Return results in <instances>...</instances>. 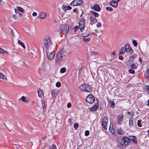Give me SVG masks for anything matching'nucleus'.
<instances>
[{"label": "nucleus", "mask_w": 149, "mask_h": 149, "mask_svg": "<svg viewBox=\"0 0 149 149\" xmlns=\"http://www.w3.org/2000/svg\"><path fill=\"white\" fill-rule=\"evenodd\" d=\"M117 146L118 147L123 148V146L125 147L128 146L130 144V140L126 136H119L117 139Z\"/></svg>", "instance_id": "1"}, {"label": "nucleus", "mask_w": 149, "mask_h": 149, "mask_svg": "<svg viewBox=\"0 0 149 149\" xmlns=\"http://www.w3.org/2000/svg\"><path fill=\"white\" fill-rule=\"evenodd\" d=\"M65 50L64 48L61 47L56 56V62L57 64H60L62 62L63 57L65 56Z\"/></svg>", "instance_id": "2"}, {"label": "nucleus", "mask_w": 149, "mask_h": 149, "mask_svg": "<svg viewBox=\"0 0 149 149\" xmlns=\"http://www.w3.org/2000/svg\"><path fill=\"white\" fill-rule=\"evenodd\" d=\"M79 89L82 91L90 93L91 91L92 87L88 84L84 83L80 86Z\"/></svg>", "instance_id": "3"}, {"label": "nucleus", "mask_w": 149, "mask_h": 149, "mask_svg": "<svg viewBox=\"0 0 149 149\" xmlns=\"http://www.w3.org/2000/svg\"><path fill=\"white\" fill-rule=\"evenodd\" d=\"M44 43L45 45L46 48L48 49L51 47L52 42L50 37L49 36H45L44 41Z\"/></svg>", "instance_id": "4"}, {"label": "nucleus", "mask_w": 149, "mask_h": 149, "mask_svg": "<svg viewBox=\"0 0 149 149\" xmlns=\"http://www.w3.org/2000/svg\"><path fill=\"white\" fill-rule=\"evenodd\" d=\"M108 122V120L107 117L106 116H104L102 120L101 125L104 130H107V124Z\"/></svg>", "instance_id": "5"}, {"label": "nucleus", "mask_w": 149, "mask_h": 149, "mask_svg": "<svg viewBox=\"0 0 149 149\" xmlns=\"http://www.w3.org/2000/svg\"><path fill=\"white\" fill-rule=\"evenodd\" d=\"M85 20L84 18H81L80 19L79 21V26L81 32H82L85 27Z\"/></svg>", "instance_id": "6"}, {"label": "nucleus", "mask_w": 149, "mask_h": 149, "mask_svg": "<svg viewBox=\"0 0 149 149\" xmlns=\"http://www.w3.org/2000/svg\"><path fill=\"white\" fill-rule=\"evenodd\" d=\"M86 101L90 104L93 103L95 101V97L91 94H89L86 98Z\"/></svg>", "instance_id": "7"}, {"label": "nucleus", "mask_w": 149, "mask_h": 149, "mask_svg": "<svg viewBox=\"0 0 149 149\" xmlns=\"http://www.w3.org/2000/svg\"><path fill=\"white\" fill-rule=\"evenodd\" d=\"M83 3L82 0H74L70 3L72 6H79Z\"/></svg>", "instance_id": "8"}, {"label": "nucleus", "mask_w": 149, "mask_h": 149, "mask_svg": "<svg viewBox=\"0 0 149 149\" xmlns=\"http://www.w3.org/2000/svg\"><path fill=\"white\" fill-rule=\"evenodd\" d=\"M124 48L125 49V50L126 52L132 53L134 52L133 50L128 44H126Z\"/></svg>", "instance_id": "9"}, {"label": "nucleus", "mask_w": 149, "mask_h": 149, "mask_svg": "<svg viewBox=\"0 0 149 149\" xmlns=\"http://www.w3.org/2000/svg\"><path fill=\"white\" fill-rule=\"evenodd\" d=\"M47 54L48 56V58L49 60H52L54 58L55 53L53 51L52 52H51L49 55L48 54H49V52H47Z\"/></svg>", "instance_id": "10"}, {"label": "nucleus", "mask_w": 149, "mask_h": 149, "mask_svg": "<svg viewBox=\"0 0 149 149\" xmlns=\"http://www.w3.org/2000/svg\"><path fill=\"white\" fill-rule=\"evenodd\" d=\"M124 116L122 114H120L118 116V120L117 121L118 124H121L123 120Z\"/></svg>", "instance_id": "11"}, {"label": "nucleus", "mask_w": 149, "mask_h": 149, "mask_svg": "<svg viewBox=\"0 0 149 149\" xmlns=\"http://www.w3.org/2000/svg\"><path fill=\"white\" fill-rule=\"evenodd\" d=\"M46 14L45 12H40L38 17L41 19H44L46 16Z\"/></svg>", "instance_id": "12"}, {"label": "nucleus", "mask_w": 149, "mask_h": 149, "mask_svg": "<svg viewBox=\"0 0 149 149\" xmlns=\"http://www.w3.org/2000/svg\"><path fill=\"white\" fill-rule=\"evenodd\" d=\"M91 8L97 11H100L101 10V8L98 5H95L92 6H91Z\"/></svg>", "instance_id": "13"}, {"label": "nucleus", "mask_w": 149, "mask_h": 149, "mask_svg": "<svg viewBox=\"0 0 149 149\" xmlns=\"http://www.w3.org/2000/svg\"><path fill=\"white\" fill-rule=\"evenodd\" d=\"M61 32L63 33L65 37V24H64L61 25L60 27Z\"/></svg>", "instance_id": "14"}, {"label": "nucleus", "mask_w": 149, "mask_h": 149, "mask_svg": "<svg viewBox=\"0 0 149 149\" xmlns=\"http://www.w3.org/2000/svg\"><path fill=\"white\" fill-rule=\"evenodd\" d=\"M58 91L56 89L53 90L51 93L52 96V97H55L57 95Z\"/></svg>", "instance_id": "15"}, {"label": "nucleus", "mask_w": 149, "mask_h": 149, "mask_svg": "<svg viewBox=\"0 0 149 149\" xmlns=\"http://www.w3.org/2000/svg\"><path fill=\"white\" fill-rule=\"evenodd\" d=\"M110 5L114 8H116L118 5V3L116 1L113 0V1L110 3Z\"/></svg>", "instance_id": "16"}, {"label": "nucleus", "mask_w": 149, "mask_h": 149, "mask_svg": "<svg viewBox=\"0 0 149 149\" xmlns=\"http://www.w3.org/2000/svg\"><path fill=\"white\" fill-rule=\"evenodd\" d=\"M130 142L131 141L132 142L135 144L137 143L136 138V137L133 136H131V138H130Z\"/></svg>", "instance_id": "17"}, {"label": "nucleus", "mask_w": 149, "mask_h": 149, "mask_svg": "<svg viewBox=\"0 0 149 149\" xmlns=\"http://www.w3.org/2000/svg\"><path fill=\"white\" fill-rule=\"evenodd\" d=\"M133 118L131 117L129 119V125L130 127H132L133 126Z\"/></svg>", "instance_id": "18"}, {"label": "nucleus", "mask_w": 149, "mask_h": 149, "mask_svg": "<svg viewBox=\"0 0 149 149\" xmlns=\"http://www.w3.org/2000/svg\"><path fill=\"white\" fill-rule=\"evenodd\" d=\"M125 49L124 47H122L120 50L119 53L120 55L124 54L125 51Z\"/></svg>", "instance_id": "19"}, {"label": "nucleus", "mask_w": 149, "mask_h": 149, "mask_svg": "<svg viewBox=\"0 0 149 149\" xmlns=\"http://www.w3.org/2000/svg\"><path fill=\"white\" fill-rule=\"evenodd\" d=\"M99 104H95L94 106H93L91 108V110L93 111H95L98 107L99 106Z\"/></svg>", "instance_id": "20"}, {"label": "nucleus", "mask_w": 149, "mask_h": 149, "mask_svg": "<svg viewBox=\"0 0 149 149\" xmlns=\"http://www.w3.org/2000/svg\"><path fill=\"white\" fill-rule=\"evenodd\" d=\"M90 13H91V15H93L95 17H97L99 16V14L96 12H94L93 11H91Z\"/></svg>", "instance_id": "21"}, {"label": "nucleus", "mask_w": 149, "mask_h": 149, "mask_svg": "<svg viewBox=\"0 0 149 149\" xmlns=\"http://www.w3.org/2000/svg\"><path fill=\"white\" fill-rule=\"evenodd\" d=\"M0 53L5 54H8V53L7 51L1 48H0Z\"/></svg>", "instance_id": "22"}, {"label": "nucleus", "mask_w": 149, "mask_h": 149, "mask_svg": "<svg viewBox=\"0 0 149 149\" xmlns=\"http://www.w3.org/2000/svg\"><path fill=\"white\" fill-rule=\"evenodd\" d=\"M38 95L40 97H42V95H43V93L40 89H39L38 90Z\"/></svg>", "instance_id": "23"}, {"label": "nucleus", "mask_w": 149, "mask_h": 149, "mask_svg": "<svg viewBox=\"0 0 149 149\" xmlns=\"http://www.w3.org/2000/svg\"><path fill=\"white\" fill-rule=\"evenodd\" d=\"M18 43L20 45L23 47L24 49H25V47L24 43L22 42L20 40H18Z\"/></svg>", "instance_id": "24"}, {"label": "nucleus", "mask_w": 149, "mask_h": 149, "mask_svg": "<svg viewBox=\"0 0 149 149\" xmlns=\"http://www.w3.org/2000/svg\"><path fill=\"white\" fill-rule=\"evenodd\" d=\"M87 36H83V40L84 42H86L89 41L90 40V38H87Z\"/></svg>", "instance_id": "25"}, {"label": "nucleus", "mask_w": 149, "mask_h": 149, "mask_svg": "<svg viewBox=\"0 0 149 149\" xmlns=\"http://www.w3.org/2000/svg\"><path fill=\"white\" fill-rule=\"evenodd\" d=\"M23 101L24 102H27V101L26 100L25 97L24 96H22L20 98L19 100V101L20 102L21 101Z\"/></svg>", "instance_id": "26"}, {"label": "nucleus", "mask_w": 149, "mask_h": 149, "mask_svg": "<svg viewBox=\"0 0 149 149\" xmlns=\"http://www.w3.org/2000/svg\"><path fill=\"white\" fill-rule=\"evenodd\" d=\"M108 102L111 107L114 106L115 103L114 101H111L110 100H108Z\"/></svg>", "instance_id": "27"}, {"label": "nucleus", "mask_w": 149, "mask_h": 149, "mask_svg": "<svg viewBox=\"0 0 149 149\" xmlns=\"http://www.w3.org/2000/svg\"><path fill=\"white\" fill-rule=\"evenodd\" d=\"M117 132H118V133L120 135H122L124 133L123 131V130L121 128L119 129L118 130Z\"/></svg>", "instance_id": "28"}, {"label": "nucleus", "mask_w": 149, "mask_h": 149, "mask_svg": "<svg viewBox=\"0 0 149 149\" xmlns=\"http://www.w3.org/2000/svg\"><path fill=\"white\" fill-rule=\"evenodd\" d=\"M17 10L18 11H19L22 13H24V10L21 7L17 6Z\"/></svg>", "instance_id": "29"}, {"label": "nucleus", "mask_w": 149, "mask_h": 149, "mask_svg": "<svg viewBox=\"0 0 149 149\" xmlns=\"http://www.w3.org/2000/svg\"><path fill=\"white\" fill-rule=\"evenodd\" d=\"M130 68L132 69H135L137 68V66L135 63H132L130 65Z\"/></svg>", "instance_id": "30"}, {"label": "nucleus", "mask_w": 149, "mask_h": 149, "mask_svg": "<svg viewBox=\"0 0 149 149\" xmlns=\"http://www.w3.org/2000/svg\"><path fill=\"white\" fill-rule=\"evenodd\" d=\"M106 10L109 11H112L113 10V8L110 6H108L106 8Z\"/></svg>", "instance_id": "31"}, {"label": "nucleus", "mask_w": 149, "mask_h": 149, "mask_svg": "<svg viewBox=\"0 0 149 149\" xmlns=\"http://www.w3.org/2000/svg\"><path fill=\"white\" fill-rule=\"evenodd\" d=\"M109 129L110 132L112 133L113 134H114L115 133V129L113 128H112L111 129H110V125L109 127Z\"/></svg>", "instance_id": "32"}, {"label": "nucleus", "mask_w": 149, "mask_h": 149, "mask_svg": "<svg viewBox=\"0 0 149 149\" xmlns=\"http://www.w3.org/2000/svg\"><path fill=\"white\" fill-rule=\"evenodd\" d=\"M97 54V52L95 51H93L91 53V55L92 56H95Z\"/></svg>", "instance_id": "33"}, {"label": "nucleus", "mask_w": 149, "mask_h": 149, "mask_svg": "<svg viewBox=\"0 0 149 149\" xmlns=\"http://www.w3.org/2000/svg\"><path fill=\"white\" fill-rule=\"evenodd\" d=\"M90 18L91 19V20L92 21H94L95 18V17L94 16L92 15L90 16Z\"/></svg>", "instance_id": "34"}, {"label": "nucleus", "mask_w": 149, "mask_h": 149, "mask_svg": "<svg viewBox=\"0 0 149 149\" xmlns=\"http://www.w3.org/2000/svg\"><path fill=\"white\" fill-rule=\"evenodd\" d=\"M60 72L61 73H64L65 72V68L63 67L61 69Z\"/></svg>", "instance_id": "35"}, {"label": "nucleus", "mask_w": 149, "mask_h": 149, "mask_svg": "<svg viewBox=\"0 0 149 149\" xmlns=\"http://www.w3.org/2000/svg\"><path fill=\"white\" fill-rule=\"evenodd\" d=\"M11 32L12 33V35L14 36V33H17V31H16V30L14 29L13 30H11Z\"/></svg>", "instance_id": "36"}, {"label": "nucleus", "mask_w": 149, "mask_h": 149, "mask_svg": "<svg viewBox=\"0 0 149 149\" xmlns=\"http://www.w3.org/2000/svg\"><path fill=\"white\" fill-rule=\"evenodd\" d=\"M133 42V44L134 45L135 47H136L137 46V42H136V41L134 40H133V42Z\"/></svg>", "instance_id": "37"}, {"label": "nucleus", "mask_w": 149, "mask_h": 149, "mask_svg": "<svg viewBox=\"0 0 149 149\" xmlns=\"http://www.w3.org/2000/svg\"><path fill=\"white\" fill-rule=\"evenodd\" d=\"M49 149H56V147L55 145H53L52 146H50L49 147Z\"/></svg>", "instance_id": "38"}, {"label": "nucleus", "mask_w": 149, "mask_h": 149, "mask_svg": "<svg viewBox=\"0 0 149 149\" xmlns=\"http://www.w3.org/2000/svg\"><path fill=\"white\" fill-rule=\"evenodd\" d=\"M79 127V125L78 124L75 123L74 125V129H77Z\"/></svg>", "instance_id": "39"}, {"label": "nucleus", "mask_w": 149, "mask_h": 149, "mask_svg": "<svg viewBox=\"0 0 149 149\" xmlns=\"http://www.w3.org/2000/svg\"><path fill=\"white\" fill-rule=\"evenodd\" d=\"M56 86L58 87H59L61 86V84L59 82H57L56 83Z\"/></svg>", "instance_id": "40"}, {"label": "nucleus", "mask_w": 149, "mask_h": 149, "mask_svg": "<svg viewBox=\"0 0 149 149\" xmlns=\"http://www.w3.org/2000/svg\"><path fill=\"white\" fill-rule=\"evenodd\" d=\"M89 134V132L88 130H86L85 133V135L86 136H88Z\"/></svg>", "instance_id": "41"}, {"label": "nucleus", "mask_w": 149, "mask_h": 149, "mask_svg": "<svg viewBox=\"0 0 149 149\" xmlns=\"http://www.w3.org/2000/svg\"><path fill=\"white\" fill-rule=\"evenodd\" d=\"M129 71L130 73H132V74H134L135 73L134 71L131 69H130Z\"/></svg>", "instance_id": "42"}, {"label": "nucleus", "mask_w": 149, "mask_h": 149, "mask_svg": "<svg viewBox=\"0 0 149 149\" xmlns=\"http://www.w3.org/2000/svg\"><path fill=\"white\" fill-rule=\"evenodd\" d=\"M141 121L140 120H138L137 121V125L139 127H141Z\"/></svg>", "instance_id": "43"}, {"label": "nucleus", "mask_w": 149, "mask_h": 149, "mask_svg": "<svg viewBox=\"0 0 149 149\" xmlns=\"http://www.w3.org/2000/svg\"><path fill=\"white\" fill-rule=\"evenodd\" d=\"M15 12L16 13H18L19 14L20 16H21L22 15V14L19 13L16 9H15Z\"/></svg>", "instance_id": "44"}, {"label": "nucleus", "mask_w": 149, "mask_h": 149, "mask_svg": "<svg viewBox=\"0 0 149 149\" xmlns=\"http://www.w3.org/2000/svg\"><path fill=\"white\" fill-rule=\"evenodd\" d=\"M41 103H42V108L43 109H44V107H45V105L44 101L43 100H42L41 101Z\"/></svg>", "instance_id": "45"}, {"label": "nucleus", "mask_w": 149, "mask_h": 149, "mask_svg": "<svg viewBox=\"0 0 149 149\" xmlns=\"http://www.w3.org/2000/svg\"><path fill=\"white\" fill-rule=\"evenodd\" d=\"M72 9V7L70 6H66V10H70Z\"/></svg>", "instance_id": "46"}, {"label": "nucleus", "mask_w": 149, "mask_h": 149, "mask_svg": "<svg viewBox=\"0 0 149 149\" xmlns=\"http://www.w3.org/2000/svg\"><path fill=\"white\" fill-rule=\"evenodd\" d=\"M101 24L100 22L98 23L97 24V26L98 28L101 27Z\"/></svg>", "instance_id": "47"}, {"label": "nucleus", "mask_w": 149, "mask_h": 149, "mask_svg": "<svg viewBox=\"0 0 149 149\" xmlns=\"http://www.w3.org/2000/svg\"><path fill=\"white\" fill-rule=\"evenodd\" d=\"M145 88L146 90H147L148 92H149V86H146Z\"/></svg>", "instance_id": "48"}, {"label": "nucleus", "mask_w": 149, "mask_h": 149, "mask_svg": "<svg viewBox=\"0 0 149 149\" xmlns=\"http://www.w3.org/2000/svg\"><path fill=\"white\" fill-rule=\"evenodd\" d=\"M0 78L1 79H3L4 78L3 75L1 73H0Z\"/></svg>", "instance_id": "49"}, {"label": "nucleus", "mask_w": 149, "mask_h": 149, "mask_svg": "<svg viewBox=\"0 0 149 149\" xmlns=\"http://www.w3.org/2000/svg\"><path fill=\"white\" fill-rule=\"evenodd\" d=\"M145 75L146 76V78L149 80V73H147Z\"/></svg>", "instance_id": "50"}, {"label": "nucleus", "mask_w": 149, "mask_h": 149, "mask_svg": "<svg viewBox=\"0 0 149 149\" xmlns=\"http://www.w3.org/2000/svg\"><path fill=\"white\" fill-rule=\"evenodd\" d=\"M79 28V26H75L74 28V31H75L77 30Z\"/></svg>", "instance_id": "51"}, {"label": "nucleus", "mask_w": 149, "mask_h": 149, "mask_svg": "<svg viewBox=\"0 0 149 149\" xmlns=\"http://www.w3.org/2000/svg\"><path fill=\"white\" fill-rule=\"evenodd\" d=\"M71 104L70 103H68L67 105V107L68 108H70V107H71Z\"/></svg>", "instance_id": "52"}, {"label": "nucleus", "mask_w": 149, "mask_h": 149, "mask_svg": "<svg viewBox=\"0 0 149 149\" xmlns=\"http://www.w3.org/2000/svg\"><path fill=\"white\" fill-rule=\"evenodd\" d=\"M71 119L69 118V120L68 121V123H69L70 125L71 124Z\"/></svg>", "instance_id": "53"}, {"label": "nucleus", "mask_w": 149, "mask_h": 149, "mask_svg": "<svg viewBox=\"0 0 149 149\" xmlns=\"http://www.w3.org/2000/svg\"><path fill=\"white\" fill-rule=\"evenodd\" d=\"M119 59L121 60H123V56H120L119 57Z\"/></svg>", "instance_id": "54"}, {"label": "nucleus", "mask_w": 149, "mask_h": 149, "mask_svg": "<svg viewBox=\"0 0 149 149\" xmlns=\"http://www.w3.org/2000/svg\"><path fill=\"white\" fill-rule=\"evenodd\" d=\"M32 15L33 16H36L37 15V13H36L34 12L33 13Z\"/></svg>", "instance_id": "55"}, {"label": "nucleus", "mask_w": 149, "mask_h": 149, "mask_svg": "<svg viewBox=\"0 0 149 149\" xmlns=\"http://www.w3.org/2000/svg\"><path fill=\"white\" fill-rule=\"evenodd\" d=\"M62 9L64 10V11H65V5H63Z\"/></svg>", "instance_id": "56"}, {"label": "nucleus", "mask_w": 149, "mask_h": 149, "mask_svg": "<svg viewBox=\"0 0 149 149\" xmlns=\"http://www.w3.org/2000/svg\"><path fill=\"white\" fill-rule=\"evenodd\" d=\"M139 60L140 61V63H142V59H141V57H140L139 58Z\"/></svg>", "instance_id": "57"}, {"label": "nucleus", "mask_w": 149, "mask_h": 149, "mask_svg": "<svg viewBox=\"0 0 149 149\" xmlns=\"http://www.w3.org/2000/svg\"><path fill=\"white\" fill-rule=\"evenodd\" d=\"M13 17L15 19L16 18H17V16H16V15H13Z\"/></svg>", "instance_id": "58"}, {"label": "nucleus", "mask_w": 149, "mask_h": 149, "mask_svg": "<svg viewBox=\"0 0 149 149\" xmlns=\"http://www.w3.org/2000/svg\"><path fill=\"white\" fill-rule=\"evenodd\" d=\"M112 54L113 56H115V54H116L115 52V51H113V52H112Z\"/></svg>", "instance_id": "59"}, {"label": "nucleus", "mask_w": 149, "mask_h": 149, "mask_svg": "<svg viewBox=\"0 0 149 149\" xmlns=\"http://www.w3.org/2000/svg\"><path fill=\"white\" fill-rule=\"evenodd\" d=\"M73 11L74 12H77V10H76V8H75V9H73Z\"/></svg>", "instance_id": "60"}, {"label": "nucleus", "mask_w": 149, "mask_h": 149, "mask_svg": "<svg viewBox=\"0 0 149 149\" xmlns=\"http://www.w3.org/2000/svg\"><path fill=\"white\" fill-rule=\"evenodd\" d=\"M3 3V1L2 0H0V5H1Z\"/></svg>", "instance_id": "61"}, {"label": "nucleus", "mask_w": 149, "mask_h": 149, "mask_svg": "<svg viewBox=\"0 0 149 149\" xmlns=\"http://www.w3.org/2000/svg\"><path fill=\"white\" fill-rule=\"evenodd\" d=\"M46 136H44V137H43L42 139L43 140H45L46 139Z\"/></svg>", "instance_id": "62"}, {"label": "nucleus", "mask_w": 149, "mask_h": 149, "mask_svg": "<svg viewBox=\"0 0 149 149\" xmlns=\"http://www.w3.org/2000/svg\"><path fill=\"white\" fill-rule=\"evenodd\" d=\"M120 0H113V1H116L117 3H118V2H119Z\"/></svg>", "instance_id": "63"}, {"label": "nucleus", "mask_w": 149, "mask_h": 149, "mask_svg": "<svg viewBox=\"0 0 149 149\" xmlns=\"http://www.w3.org/2000/svg\"><path fill=\"white\" fill-rule=\"evenodd\" d=\"M148 103L147 104L148 106H149V99L148 101Z\"/></svg>", "instance_id": "64"}]
</instances>
